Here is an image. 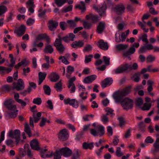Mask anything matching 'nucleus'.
<instances>
[{
	"mask_svg": "<svg viewBox=\"0 0 159 159\" xmlns=\"http://www.w3.org/2000/svg\"><path fill=\"white\" fill-rule=\"evenodd\" d=\"M147 84L148 85L147 88V90L149 94L152 96H153L154 95V93H151V92L153 90L152 86L154 84V82L153 81L151 80H149L147 81Z\"/></svg>",
	"mask_w": 159,
	"mask_h": 159,
	"instance_id": "16",
	"label": "nucleus"
},
{
	"mask_svg": "<svg viewBox=\"0 0 159 159\" xmlns=\"http://www.w3.org/2000/svg\"><path fill=\"white\" fill-rule=\"evenodd\" d=\"M4 104L5 107L10 110L14 111L16 109V106L15 105L13 104L12 101L10 100L5 101L4 102Z\"/></svg>",
	"mask_w": 159,
	"mask_h": 159,
	"instance_id": "10",
	"label": "nucleus"
},
{
	"mask_svg": "<svg viewBox=\"0 0 159 159\" xmlns=\"http://www.w3.org/2000/svg\"><path fill=\"white\" fill-rule=\"evenodd\" d=\"M84 43L82 40H79L78 41H75L73 42L71 44V46L73 48H75L76 47H81L83 46Z\"/></svg>",
	"mask_w": 159,
	"mask_h": 159,
	"instance_id": "27",
	"label": "nucleus"
},
{
	"mask_svg": "<svg viewBox=\"0 0 159 159\" xmlns=\"http://www.w3.org/2000/svg\"><path fill=\"white\" fill-rule=\"evenodd\" d=\"M30 146L31 148L33 150L39 151L40 149L38 141L36 139H33L31 141Z\"/></svg>",
	"mask_w": 159,
	"mask_h": 159,
	"instance_id": "13",
	"label": "nucleus"
},
{
	"mask_svg": "<svg viewBox=\"0 0 159 159\" xmlns=\"http://www.w3.org/2000/svg\"><path fill=\"white\" fill-rule=\"evenodd\" d=\"M113 82V80L112 78L108 77L102 81L101 86L102 88L106 87L107 85H110Z\"/></svg>",
	"mask_w": 159,
	"mask_h": 159,
	"instance_id": "15",
	"label": "nucleus"
},
{
	"mask_svg": "<svg viewBox=\"0 0 159 159\" xmlns=\"http://www.w3.org/2000/svg\"><path fill=\"white\" fill-rule=\"evenodd\" d=\"M93 56L92 55H89L86 56L85 57V62L86 63H88L91 60V58L93 57Z\"/></svg>",
	"mask_w": 159,
	"mask_h": 159,
	"instance_id": "62",
	"label": "nucleus"
},
{
	"mask_svg": "<svg viewBox=\"0 0 159 159\" xmlns=\"http://www.w3.org/2000/svg\"><path fill=\"white\" fill-rule=\"evenodd\" d=\"M54 51V49L49 44H46L44 52L46 53H52Z\"/></svg>",
	"mask_w": 159,
	"mask_h": 159,
	"instance_id": "24",
	"label": "nucleus"
},
{
	"mask_svg": "<svg viewBox=\"0 0 159 159\" xmlns=\"http://www.w3.org/2000/svg\"><path fill=\"white\" fill-rule=\"evenodd\" d=\"M140 73L139 72H137L135 73L134 75V81L136 82H138L140 80Z\"/></svg>",
	"mask_w": 159,
	"mask_h": 159,
	"instance_id": "49",
	"label": "nucleus"
},
{
	"mask_svg": "<svg viewBox=\"0 0 159 159\" xmlns=\"http://www.w3.org/2000/svg\"><path fill=\"white\" fill-rule=\"evenodd\" d=\"M143 104V100L142 98H138L136 99L135 104L136 106L139 107Z\"/></svg>",
	"mask_w": 159,
	"mask_h": 159,
	"instance_id": "51",
	"label": "nucleus"
},
{
	"mask_svg": "<svg viewBox=\"0 0 159 159\" xmlns=\"http://www.w3.org/2000/svg\"><path fill=\"white\" fill-rule=\"evenodd\" d=\"M68 0H55V2L58 7H60L63 5Z\"/></svg>",
	"mask_w": 159,
	"mask_h": 159,
	"instance_id": "39",
	"label": "nucleus"
},
{
	"mask_svg": "<svg viewBox=\"0 0 159 159\" xmlns=\"http://www.w3.org/2000/svg\"><path fill=\"white\" fill-rule=\"evenodd\" d=\"M39 40H40L39 39H37V38L36 37V39L33 43V47H36L40 48L42 47L43 45V43L42 42H40L38 43V41Z\"/></svg>",
	"mask_w": 159,
	"mask_h": 159,
	"instance_id": "34",
	"label": "nucleus"
},
{
	"mask_svg": "<svg viewBox=\"0 0 159 159\" xmlns=\"http://www.w3.org/2000/svg\"><path fill=\"white\" fill-rule=\"evenodd\" d=\"M24 131L28 135V137H30L32 136L31 131L30 127L28 124L26 123L25 125Z\"/></svg>",
	"mask_w": 159,
	"mask_h": 159,
	"instance_id": "31",
	"label": "nucleus"
},
{
	"mask_svg": "<svg viewBox=\"0 0 159 159\" xmlns=\"http://www.w3.org/2000/svg\"><path fill=\"white\" fill-rule=\"evenodd\" d=\"M25 151L27 152V155L30 158H32L33 155L31 153V150L28 148L29 147V145L28 144H25Z\"/></svg>",
	"mask_w": 159,
	"mask_h": 159,
	"instance_id": "41",
	"label": "nucleus"
},
{
	"mask_svg": "<svg viewBox=\"0 0 159 159\" xmlns=\"http://www.w3.org/2000/svg\"><path fill=\"white\" fill-rule=\"evenodd\" d=\"M138 66L136 63L132 65L130 64L125 63L120 66L114 70L116 74H120L124 72L127 70H136L138 68Z\"/></svg>",
	"mask_w": 159,
	"mask_h": 159,
	"instance_id": "1",
	"label": "nucleus"
},
{
	"mask_svg": "<svg viewBox=\"0 0 159 159\" xmlns=\"http://www.w3.org/2000/svg\"><path fill=\"white\" fill-rule=\"evenodd\" d=\"M97 76L95 75H92L86 77L83 81L84 83L86 84H89L92 83L95 80Z\"/></svg>",
	"mask_w": 159,
	"mask_h": 159,
	"instance_id": "22",
	"label": "nucleus"
},
{
	"mask_svg": "<svg viewBox=\"0 0 159 159\" xmlns=\"http://www.w3.org/2000/svg\"><path fill=\"white\" fill-rule=\"evenodd\" d=\"M124 96L121 95V93L120 92H116L113 95V97L115 99V102L117 103L121 102L122 98Z\"/></svg>",
	"mask_w": 159,
	"mask_h": 159,
	"instance_id": "14",
	"label": "nucleus"
},
{
	"mask_svg": "<svg viewBox=\"0 0 159 159\" xmlns=\"http://www.w3.org/2000/svg\"><path fill=\"white\" fill-rule=\"evenodd\" d=\"M67 26L70 28H73L76 27V24L75 21L72 20H68L67 21Z\"/></svg>",
	"mask_w": 159,
	"mask_h": 159,
	"instance_id": "35",
	"label": "nucleus"
},
{
	"mask_svg": "<svg viewBox=\"0 0 159 159\" xmlns=\"http://www.w3.org/2000/svg\"><path fill=\"white\" fill-rule=\"evenodd\" d=\"M128 47V45L127 44H120L116 45V48L117 50L120 51L124 50L126 49Z\"/></svg>",
	"mask_w": 159,
	"mask_h": 159,
	"instance_id": "33",
	"label": "nucleus"
},
{
	"mask_svg": "<svg viewBox=\"0 0 159 159\" xmlns=\"http://www.w3.org/2000/svg\"><path fill=\"white\" fill-rule=\"evenodd\" d=\"M25 28L23 25H21L18 30H15L14 33L17 34L18 36H20L22 35L25 33Z\"/></svg>",
	"mask_w": 159,
	"mask_h": 159,
	"instance_id": "18",
	"label": "nucleus"
},
{
	"mask_svg": "<svg viewBox=\"0 0 159 159\" xmlns=\"http://www.w3.org/2000/svg\"><path fill=\"white\" fill-rule=\"evenodd\" d=\"M59 59L60 60H61L62 62L66 65L68 64L69 63V62L64 56H61Z\"/></svg>",
	"mask_w": 159,
	"mask_h": 159,
	"instance_id": "58",
	"label": "nucleus"
},
{
	"mask_svg": "<svg viewBox=\"0 0 159 159\" xmlns=\"http://www.w3.org/2000/svg\"><path fill=\"white\" fill-rule=\"evenodd\" d=\"M116 155L118 157H120L123 155V154L121 152V148L120 147H117L116 152Z\"/></svg>",
	"mask_w": 159,
	"mask_h": 159,
	"instance_id": "55",
	"label": "nucleus"
},
{
	"mask_svg": "<svg viewBox=\"0 0 159 159\" xmlns=\"http://www.w3.org/2000/svg\"><path fill=\"white\" fill-rule=\"evenodd\" d=\"M140 39H141L142 41L148 43V39H147V35L146 34H143L141 37L140 38Z\"/></svg>",
	"mask_w": 159,
	"mask_h": 159,
	"instance_id": "57",
	"label": "nucleus"
},
{
	"mask_svg": "<svg viewBox=\"0 0 159 159\" xmlns=\"http://www.w3.org/2000/svg\"><path fill=\"white\" fill-rule=\"evenodd\" d=\"M42 102V100L40 98H37L33 99V103L38 105H40Z\"/></svg>",
	"mask_w": 159,
	"mask_h": 159,
	"instance_id": "50",
	"label": "nucleus"
},
{
	"mask_svg": "<svg viewBox=\"0 0 159 159\" xmlns=\"http://www.w3.org/2000/svg\"><path fill=\"white\" fill-rule=\"evenodd\" d=\"M58 38H57L56 39L58 40V41L61 43L62 40H63L66 43H68L69 42L68 39V36H65L62 37H61L60 36V35L58 36Z\"/></svg>",
	"mask_w": 159,
	"mask_h": 159,
	"instance_id": "40",
	"label": "nucleus"
},
{
	"mask_svg": "<svg viewBox=\"0 0 159 159\" xmlns=\"http://www.w3.org/2000/svg\"><path fill=\"white\" fill-rule=\"evenodd\" d=\"M93 8L98 12L99 15L101 16H104L106 15V10L107 8V6L105 3L102 5H96L93 6Z\"/></svg>",
	"mask_w": 159,
	"mask_h": 159,
	"instance_id": "4",
	"label": "nucleus"
},
{
	"mask_svg": "<svg viewBox=\"0 0 159 159\" xmlns=\"http://www.w3.org/2000/svg\"><path fill=\"white\" fill-rule=\"evenodd\" d=\"M7 10V9L6 7L1 6H0V16L4 14Z\"/></svg>",
	"mask_w": 159,
	"mask_h": 159,
	"instance_id": "53",
	"label": "nucleus"
},
{
	"mask_svg": "<svg viewBox=\"0 0 159 159\" xmlns=\"http://www.w3.org/2000/svg\"><path fill=\"white\" fill-rule=\"evenodd\" d=\"M47 74L45 73L39 72V85H40L45 79Z\"/></svg>",
	"mask_w": 159,
	"mask_h": 159,
	"instance_id": "28",
	"label": "nucleus"
},
{
	"mask_svg": "<svg viewBox=\"0 0 159 159\" xmlns=\"http://www.w3.org/2000/svg\"><path fill=\"white\" fill-rule=\"evenodd\" d=\"M64 101L66 104H69L73 107L77 108L78 106V103L75 99H70L69 98L65 99Z\"/></svg>",
	"mask_w": 159,
	"mask_h": 159,
	"instance_id": "12",
	"label": "nucleus"
},
{
	"mask_svg": "<svg viewBox=\"0 0 159 159\" xmlns=\"http://www.w3.org/2000/svg\"><path fill=\"white\" fill-rule=\"evenodd\" d=\"M58 137L59 140L62 141L67 140L68 137V134L66 129L61 130L59 133Z\"/></svg>",
	"mask_w": 159,
	"mask_h": 159,
	"instance_id": "8",
	"label": "nucleus"
},
{
	"mask_svg": "<svg viewBox=\"0 0 159 159\" xmlns=\"http://www.w3.org/2000/svg\"><path fill=\"white\" fill-rule=\"evenodd\" d=\"M54 87L56 89L57 91H61L62 89V83L61 81L56 84Z\"/></svg>",
	"mask_w": 159,
	"mask_h": 159,
	"instance_id": "43",
	"label": "nucleus"
},
{
	"mask_svg": "<svg viewBox=\"0 0 159 159\" xmlns=\"http://www.w3.org/2000/svg\"><path fill=\"white\" fill-rule=\"evenodd\" d=\"M60 152L62 155L65 157H69L72 154V152L69 148L65 147L60 149Z\"/></svg>",
	"mask_w": 159,
	"mask_h": 159,
	"instance_id": "11",
	"label": "nucleus"
},
{
	"mask_svg": "<svg viewBox=\"0 0 159 159\" xmlns=\"http://www.w3.org/2000/svg\"><path fill=\"white\" fill-rule=\"evenodd\" d=\"M49 29L51 31H54L58 25V22L56 21L50 20L49 21Z\"/></svg>",
	"mask_w": 159,
	"mask_h": 159,
	"instance_id": "17",
	"label": "nucleus"
},
{
	"mask_svg": "<svg viewBox=\"0 0 159 159\" xmlns=\"http://www.w3.org/2000/svg\"><path fill=\"white\" fill-rule=\"evenodd\" d=\"M59 25L61 29L63 30L66 29L67 26V23L65 21L61 22L59 23Z\"/></svg>",
	"mask_w": 159,
	"mask_h": 159,
	"instance_id": "45",
	"label": "nucleus"
},
{
	"mask_svg": "<svg viewBox=\"0 0 159 159\" xmlns=\"http://www.w3.org/2000/svg\"><path fill=\"white\" fill-rule=\"evenodd\" d=\"M90 131L91 134L93 136H96L99 135L98 132L95 129H91Z\"/></svg>",
	"mask_w": 159,
	"mask_h": 159,
	"instance_id": "61",
	"label": "nucleus"
},
{
	"mask_svg": "<svg viewBox=\"0 0 159 159\" xmlns=\"http://www.w3.org/2000/svg\"><path fill=\"white\" fill-rule=\"evenodd\" d=\"M44 92L46 94L49 95L50 94L51 89L47 85H45L43 87Z\"/></svg>",
	"mask_w": 159,
	"mask_h": 159,
	"instance_id": "44",
	"label": "nucleus"
},
{
	"mask_svg": "<svg viewBox=\"0 0 159 159\" xmlns=\"http://www.w3.org/2000/svg\"><path fill=\"white\" fill-rule=\"evenodd\" d=\"M147 50L146 45L142 46L140 48L138 52L139 54L143 53L145 52Z\"/></svg>",
	"mask_w": 159,
	"mask_h": 159,
	"instance_id": "48",
	"label": "nucleus"
},
{
	"mask_svg": "<svg viewBox=\"0 0 159 159\" xmlns=\"http://www.w3.org/2000/svg\"><path fill=\"white\" fill-rule=\"evenodd\" d=\"M84 28L86 29H90L92 26V24L87 21H84L83 22Z\"/></svg>",
	"mask_w": 159,
	"mask_h": 159,
	"instance_id": "36",
	"label": "nucleus"
},
{
	"mask_svg": "<svg viewBox=\"0 0 159 159\" xmlns=\"http://www.w3.org/2000/svg\"><path fill=\"white\" fill-rule=\"evenodd\" d=\"M74 70V68L71 66H68L67 68V71L70 74H71Z\"/></svg>",
	"mask_w": 159,
	"mask_h": 159,
	"instance_id": "64",
	"label": "nucleus"
},
{
	"mask_svg": "<svg viewBox=\"0 0 159 159\" xmlns=\"http://www.w3.org/2000/svg\"><path fill=\"white\" fill-rule=\"evenodd\" d=\"M57 39H56L53 43V45L56 47L57 50L61 54L63 53L65 50V47Z\"/></svg>",
	"mask_w": 159,
	"mask_h": 159,
	"instance_id": "7",
	"label": "nucleus"
},
{
	"mask_svg": "<svg viewBox=\"0 0 159 159\" xmlns=\"http://www.w3.org/2000/svg\"><path fill=\"white\" fill-rule=\"evenodd\" d=\"M8 136L13 139H15L16 144H17L20 140V132L19 130H15L14 131L10 130L8 134Z\"/></svg>",
	"mask_w": 159,
	"mask_h": 159,
	"instance_id": "5",
	"label": "nucleus"
},
{
	"mask_svg": "<svg viewBox=\"0 0 159 159\" xmlns=\"http://www.w3.org/2000/svg\"><path fill=\"white\" fill-rule=\"evenodd\" d=\"M133 102L132 100L126 97L122 100L121 104L124 109L127 110L132 108Z\"/></svg>",
	"mask_w": 159,
	"mask_h": 159,
	"instance_id": "2",
	"label": "nucleus"
},
{
	"mask_svg": "<svg viewBox=\"0 0 159 159\" xmlns=\"http://www.w3.org/2000/svg\"><path fill=\"white\" fill-rule=\"evenodd\" d=\"M47 151V149H42L40 151V155L41 157L43 158H46V157H50L53 156L52 152H51L49 154H45L46 152Z\"/></svg>",
	"mask_w": 159,
	"mask_h": 159,
	"instance_id": "26",
	"label": "nucleus"
},
{
	"mask_svg": "<svg viewBox=\"0 0 159 159\" xmlns=\"http://www.w3.org/2000/svg\"><path fill=\"white\" fill-rule=\"evenodd\" d=\"M72 8V6L70 5L67 7L63 8L62 10V12H66L68 11H71Z\"/></svg>",
	"mask_w": 159,
	"mask_h": 159,
	"instance_id": "56",
	"label": "nucleus"
},
{
	"mask_svg": "<svg viewBox=\"0 0 159 159\" xmlns=\"http://www.w3.org/2000/svg\"><path fill=\"white\" fill-rule=\"evenodd\" d=\"M139 43H134L125 52L123 53V55L125 57H127L134 53L135 51V48H138L139 46Z\"/></svg>",
	"mask_w": 159,
	"mask_h": 159,
	"instance_id": "6",
	"label": "nucleus"
},
{
	"mask_svg": "<svg viewBox=\"0 0 159 159\" xmlns=\"http://www.w3.org/2000/svg\"><path fill=\"white\" fill-rule=\"evenodd\" d=\"M91 20H92V22L94 23H95L97 22L99 20V19L98 16L94 15L93 14H92Z\"/></svg>",
	"mask_w": 159,
	"mask_h": 159,
	"instance_id": "60",
	"label": "nucleus"
},
{
	"mask_svg": "<svg viewBox=\"0 0 159 159\" xmlns=\"http://www.w3.org/2000/svg\"><path fill=\"white\" fill-rule=\"evenodd\" d=\"M125 7L122 3H120L112 7V11L118 15H121L125 12Z\"/></svg>",
	"mask_w": 159,
	"mask_h": 159,
	"instance_id": "3",
	"label": "nucleus"
},
{
	"mask_svg": "<svg viewBox=\"0 0 159 159\" xmlns=\"http://www.w3.org/2000/svg\"><path fill=\"white\" fill-rule=\"evenodd\" d=\"M76 78L75 76H74L70 78L69 80V85L68 87L70 88L71 87V85L74 84L73 82L75 80Z\"/></svg>",
	"mask_w": 159,
	"mask_h": 159,
	"instance_id": "59",
	"label": "nucleus"
},
{
	"mask_svg": "<svg viewBox=\"0 0 159 159\" xmlns=\"http://www.w3.org/2000/svg\"><path fill=\"white\" fill-rule=\"evenodd\" d=\"M47 105H46V107L50 110H52L53 109V105L52 103L51 100H48L47 101Z\"/></svg>",
	"mask_w": 159,
	"mask_h": 159,
	"instance_id": "52",
	"label": "nucleus"
},
{
	"mask_svg": "<svg viewBox=\"0 0 159 159\" xmlns=\"http://www.w3.org/2000/svg\"><path fill=\"white\" fill-rule=\"evenodd\" d=\"M97 129L99 132V136L101 137L105 133L104 129L102 126L100 125H98L97 127Z\"/></svg>",
	"mask_w": 159,
	"mask_h": 159,
	"instance_id": "30",
	"label": "nucleus"
},
{
	"mask_svg": "<svg viewBox=\"0 0 159 159\" xmlns=\"http://www.w3.org/2000/svg\"><path fill=\"white\" fill-rule=\"evenodd\" d=\"M49 78L51 81L56 82L59 79V76L55 72H52L49 76Z\"/></svg>",
	"mask_w": 159,
	"mask_h": 159,
	"instance_id": "23",
	"label": "nucleus"
},
{
	"mask_svg": "<svg viewBox=\"0 0 159 159\" xmlns=\"http://www.w3.org/2000/svg\"><path fill=\"white\" fill-rule=\"evenodd\" d=\"M155 57L154 56L151 55H149L147 57L146 61L147 62H152L155 60Z\"/></svg>",
	"mask_w": 159,
	"mask_h": 159,
	"instance_id": "47",
	"label": "nucleus"
},
{
	"mask_svg": "<svg viewBox=\"0 0 159 159\" xmlns=\"http://www.w3.org/2000/svg\"><path fill=\"white\" fill-rule=\"evenodd\" d=\"M92 48L91 45L87 44L84 47L83 51L84 52H89L91 50Z\"/></svg>",
	"mask_w": 159,
	"mask_h": 159,
	"instance_id": "63",
	"label": "nucleus"
},
{
	"mask_svg": "<svg viewBox=\"0 0 159 159\" xmlns=\"http://www.w3.org/2000/svg\"><path fill=\"white\" fill-rule=\"evenodd\" d=\"M24 88V84L23 81L21 79H19L17 81V85L14 87L17 90L19 91L22 90Z\"/></svg>",
	"mask_w": 159,
	"mask_h": 159,
	"instance_id": "19",
	"label": "nucleus"
},
{
	"mask_svg": "<svg viewBox=\"0 0 159 159\" xmlns=\"http://www.w3.org/2000/svg\"><path fill=\"white\" fill-rule=\"evenodd\" d=\"M53 156H54V159H60L61 158V156L62 154L60 152V149L59 150H56L54 153H52Z\"/></svg>",
	"mask_w": 159,
	"mask_h": 159,
	"instance_id": "32",
	"label": "nucleus"
},
{
	"mask_svg": "<svg viewBox=\"0 0 159 159\" xmlns=\"http://www.w3.org/2000/svg\"><path fill=\"white\" fill-rule=\"evenodd\" d=\"M75 152L72 155L71 159H77L79 158L80 156V152L78 149L75 150Z\"/></svg>",
	"mask_w": 159,
	"mask_h": 159,
	"instance_id": "38",
	"label": "nucleus"
},
{
	"mask_svg": "<svg viewBox=\"0 0 159 159\" xmlns=\"http://www.w3.org/2000/svg\"><path fill=\"white\" fill-rule=\"evenodd\" d=\"M153 147L157 149L158 152H159V138H157L155 143L153 144Z\"/></svg>",
	"mask_w": 159,
	"mask_h": 159,
	"instance_id": "54",
	"label": "nucleus"
},
{
	"mask_svg": "<svg viewBox=\"0 0 159 159\" xmlns=\"http://www.w3.org/2000/svg\"><path fill=\"white\" fill-rule=\"evenodd\" d=\"M105 27V23L103 22H100L97 27L96 31L98 34H102Z\"/></svg>",
	"mask_w": 159,
	"mask_h": 159,
	"instance_id": "20",
	"label": "nucleus"
},
{
	"mask_svg": "<svg viewBox=\"0 0 159 159\" xmlns=\"http://www.w3.org/2000/svg\"><path fill=\"white\" fill-rule=\"evenodd\" d=\"M94 143L93 142H91L89 143L88 142H84L82 144V148L84 149L85 150L88 149L91 150L94 147Z\"/></svg>",
	"mask_w": 159,
	"mask_h": 159,
	"instance_id": "25",
	"label": "nucleus"
},
{
	"mask_svg": "<svg viewBox=\"0 0 159 159\" xmlns=\"http://www.w3.org/2000/svg\"><path fill=\"white\" fill-rule=\"evenodd\" d=\"M35 105L33 106L31 109V111L33 112V117L34 119L35 123L37 122L40 120V117L41 116V113L40 112L37 113V111H34V110L36 107Z\"/></svg>",
	"mask_w": 159,
	"mask_h": 159,
	"instance_id": "9",
	"label": "nucleus"
},
{
	"mask_svg": "<svg viewBox=\"0 0 159 159\" xmlns=\"http://www.w3.org/2000/svg\"><path fill=\"white\" fill-rule=\"evenodd\" d=\"M131 88V86L126 87L124 89L120 92L121 93V95L125 96L129 94L130 92Z\"/></svg>",
	"mask_w": 159,
	"mask_h": 159,
	"instance_id": "29",
	"label": "nucleus"
},
{
	"mask_svg": "<svg viewBox=\"0 0 159 159\" xmlns=\"http://www.w3.org/2000/svg\"><path fill=\"white\" fill-rule=\"evenodd\" d=\"M129 30H128L125 32H123L121 35V38L122 39V41L123 42L125 40L127 35L129 34Z\"/></svg>",
	"mask_w": 159,
	"mask_h": 159,
	"instance_id": "42",
	"label": "nucleus"
},
{
	"mask_svg": "<svg viewBox=\"0 0 159 159\" xmlns=\"http://www.w3.org/2000/svg\"><path fill=\"white\" fill-rule=\"evenodd\" d=\"M145 125L143 121L140 122L138 125L139 130L143 132L145 131Z\"/></svg>",
	"mask_w": 159,
	"mask_h": 159,
	"instance_id": "37",
	"label": "nucleus"
},
{
	"mask_svg": "<svg viewBox=\"0 0 159 159\" xmlns=\"http://www.w3.org/2000/svg\"><path fill=\"white\" fill-rule=\"evenodd\" d=\"M151 106L152 104L151 103L149 104L144 103L142 109L143 111L148 110L151 108Z\"/></svg>",
	"mask_w": 159,
	"mask_h": 159,
	"instance_id": "46",
	"label": "nucleus"
},
{
	"mask_svg": "<svg viewBox=\"0 0 159 159\" xmlns=\"http://www.w3.org/2000/svg\"><path fill=\"white\" fill-rule=\"evenodd\" d=\"M98 47L101 49L103 50L108 49L109 46L107 42H105L102 40H100L98 42Z\"/></svg>",
	"mask_w": 159,
	"mask_h": 159,
	"instance_id": "21",
	"label": "nucleus"
}]
</instances>
